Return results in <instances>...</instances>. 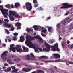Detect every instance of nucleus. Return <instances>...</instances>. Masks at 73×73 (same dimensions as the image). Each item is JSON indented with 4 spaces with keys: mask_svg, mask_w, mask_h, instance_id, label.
Wrapping results in <instances>:
<instances>
[{
    "mask_svg": "<svg viewBox=\"0 0 73 73\" xmlns=\"http://www.w3.org/2000/svg\"><path fill=\"white\" fill-rule=\"evenodd\" d=\"M26 40L25 41V43L26 45L31 48H35V46L32 44V42L30 41L33 40H34V38H33L30 36L27 35L26 36Z\"/></svg>",
    "mask_w": 73,
    "mask_h": 73,
    "instance_id": "f257e3e1",
    "label": "nucleus"
},
{
    "mask_svg": "<svg viewBox=\"0 0 73 73\" xmlns=\"http://www.w3.org/2000/svg\"><path fill=\"white\" fill-rule=\"evenodd\" d=\"M51 48L53 52H55V51L59 52L60 51V49L58 48V44L57 43H56L54 44V46H49L48 45L47 47L46 48V51L47 52H48L50 50Z\"/></svg>",
    "mask_w": 73,
    "mask_h": 73,
    "instance_id": "f03ea898",
    "label": "nucleus"
},
{
    "mask_svg": "<svg viewBox=\"0 0 73 73\" xmlns=\"http://www.w3.org/2000/svg\"><path fill=\"white\" fill-rule=\"evenodd\" d=\"M4 21L3 25L6 28H10L11 27H13V26L10 23L8 24L9 20L7 19H4Z\"/></svg>",
    "mask_w": 73,
    "mask_h": 73,
    "instance_id": "7ed1b4c3",
    "label": "nucleus"
},
{
    "mask_svg": "<svg viewBox=\"0 0 73 73\" xmlns=\"http://www.w3.org/2000/svg\"><path fill=\"white\" fill-rule=\"evenodd\" d=\"M72 5L68 4V3H63L62 6L60 7L61 9H65L68 8L69 7H72Z\"/></svg>",
    "mask_w": 73,
    "mask_h": 73,
    "instance_id": "20e7f679",
    "label": "nucleus"
},
{
    "mask_svg": "<svg viewBox=\"0 0 73 73\" xmlns=\"http://www.w3.org/2000/svg\"><path fill=\"white\" fill-rule=\"evenodd\" d=\"M8 52L7 51L4 52L1 55L2 58H3L2 60L3 62H5L6 60H7V58L6 57L7 54H8Z\"/></svg>",
    "mask_w": 73,
    "mask_h": 73,
    "instance_id": "39448f33",
    "label": "nucleus"
},
{
    "mask_svg": "<svg viewBox=\"0 0 73 73\" xmlns=\"http://www.w3.org/2000/svg\"><path fill=\"white\" fill-rule=\"evenodd\" d=\"M0 10L3 15L4 17L5 18H7V17L6 15L8 14V10L6 9H4L3 8H1Z\"/></svg>",
    "mask_w": 73,
    "mask_h": 73,
    "instance_id": "423d86ee",
    "label": "nucleus"
},
{
    "mask_svg": "<svg viewBox=\"0 0 73 73\" xmlns=\"http://www.w3.org/2000/svg\"><path fill=\"white\" fill-rule=\"evenodd\" d=\"M25 7L26 9L29 11H31L32 8V4L30 3L27 2L25 4Z\"/></svg>",
    "mask_w": 73,
    "mask_h": 73,
    "instance_id": "0eeeda50",
    "label": "nucleus"
},
{
    "mask_svg": "<svg viewBox=\"0 0 73 73\" xmlns=\"http://www.w3.org/2000/svg\"><path fill=\"white\" fill-rule=\"evenodd\" d=\"M34 38H36L38 39V41L39 43L40 44H42L43 43V39L41 38L40 37V36H34L33 37Z\"/></svg>",
    "mask_w": 73,
    "mask_h": 73,
    "instance_id": "6e6552de",
    "label": "nucleus"
},
{
    "mask_svg": "<svg viewBox=\"0 0 73 73\" xmlns=\"http://www.w3.org/2000/svg\"><path fill=\"white\" fill-rule=\"evenodd\" d=\"M15 49L16 50L17 52H23L22 48H21V46L19 45H17L16 47H15Z\"/></svg>",
    "mask_w": 73,
    "mask_h": 73,
    "instance_id": "1a4fd4ad",
    "label": "nucleus"
},
{
    "mask_svg": "<svg viewBox=\"0 0 73 73\" xmlns=\"http://www.w3.org/2000/svg\"><path fill=\"white\" fill-rule=\"evenodd\" d=\"M12 11L10 10L9 12V16L10 18V20L11 21H15V19L13 16L12 15V13H11Z\"/></svg>",
    "mask_w": 73,
    "mask_h": 73,
    "instance_id": "9d476101",
    "label": "nucleus"
},
{
    "mask_svg": "<svg viewBox=\"0 0 73 73\" xmlns=\"http://www.w3.org/2000/svg\"><path fill=\"white\" fill-rule=\"evenodd\" d=\"M11 13H12L13 16H14L16 18H19L20 17V15L17 14L16 12L13 11H11Z\"/></svg>",
    "mask_w": 73,
    "mask_h": 73,
    "instance_id": "9b49d317",
    "label": "nucleus"
},
{
    "mask_svg": "<svg viewBox=\"0 0 73 73\" xmlns=\"http://www.w3.org/2000/svg\"><path fill=\"white\" fill-rule=\"evenodd\" d=\"M31 70V69L29 68H23L22 69V71H25V72H29V71H30Z\"/></svg>",
    "mask_w": 73,
    "mask_h": 73,
    "instance_id": "f8f14e48",
    "label": "nucleus"
},
{
    "mask_svg": "<svg viewBox=\"0 0 73 73\" xmlns=\"http://www.w3.org/2000/svg\"><path fill=\"white\" fill-rule=\"evenodd\" d=\"M43 33H46V29H44L41 31V35L43 37H45V35L43 34Z\"/></svg>",
    "mask_w": 73,
    "mask_h": 73,
    "instance_id": "ddd939ff",
    "label": "nucleus"
},
{
    "mask_svg": "<svg viewBox=\"0 0 73 73\" xmlns=\"http://www.w3.org/2000/svg\"><path fill=\"white\" fill-rule=\"evenodd\" d=\"M54 57H55L56 58H60V55L57 54H54Z\"/></svg>",
    "mask_w": 73,
    "mask_h": 73,
    "instance_id": "4468645a",
    "label": "nucleus"
},
{
    "mask_svg": "<svg viewBox=\"0 0 73 73\" xmlns=\"http://www.w3.org/2000/svg\"><path fill=\"white\" fill-rule=\"evenodd\" d=\"M22 48L23 50L25 52H28V49L24 46H23L22 47Z\"/></svg>",
    "mask_w": 73,
    "mask_h": 73,
    "instance_id": "2eb2a0df",
    "label": "nucleus"
},
{
    "mask_svg": "<svg viewBox=\"0 0 73 73\" xmlns=\"http://www.w3.org/2000/svg\"><path fill=\"white\" fill-rule=\"evenodd\" d=\"M25 39H24V36H21L20 37V40L21 42H23Z\"/></svg>",
    "mask_w": 73,
    "mask_h": 73,
    "instance_id": "dca6fc26",
    "label": "nucleus"
},
{
    "mask_svg": "<svg viewBox=\"0 0 73 73\" xmlns=\"http://www.w3.org/2000/svg\"><path fill=\"white\" fill-rule=\"evenodd\" d=\"M12 50L13 52H16V49H15V47H14L11 48H10L9 52H11Z\"/></svg>",
    "mask_w": 73,
    "mask_h": 73,
    "instance_id": "f3484780",
    "label": "nucleus"
},
{
    "mask_svg": "<svg viewBox=\"0 0 73 73\" xmlns=\"http://www.w3.org/2000/svg\"><path fill=\"white\" fill-rule=\"evenodd\" d=\"M48 31L49 32H52L53 31V27H50L48 28Z\"/></svg>",
    "mask_w": 73,
    "mask_h": 73,
    "instance_id": "a211bd4d",
    "label": "nucleus"
},
{
    "mask_svg": "<svg viewBox=\"0 0 73 73\" xmlns=\"http://www.w3.org/2000/svg\"><path fill=\"white\" fill-rule=\"evenodd\" d=\"M70 29H73V23L72 22L70 23V26L69 27Z\"/></svg>",
    "mask_w": 73,
    "mask_h": 73,
    "instance_id": "6ab92c4d",
    "label": "nucleus"
},
{
    "mask_svg": "<svg viewBox=\"0 0 73 73\" xmlns=\"http://www.w3.org/2000/svg\"><path fill=\"white\" fill-rule=\"evenodd\" d=\"M33 28H34V29L35 31H37L38 29L37 26L34 25L33 27Z\"/></svg>",
    "mask_w": 73,
    "mask_h": 73,
    "instance_id": "aec40b11",
    "label": "nucleus"
},
{
    "mask_svg": "<svg viewBox=\"0 0 73 73\" xmlns=\"http://www.w3.org/2000/svg\"><path fill=\"white\" fill-rule=\"evenodd\" d=\"M26 59L27 60H31V57L30 56V55H27L26 56Z\"/></svg>",
    "mask_w": 73,
    "mask_h": 73,
    "instance_id": "412c9836",
    "label": "nucleus"
},
{
    "mask_svg": "<svg viewBox=\"0 0 73 73\" xmlns=\"http://www.w3.org/2000/svg\"><path fill=\"white\" fill-rule=\"evenodd\" d=\"M45 58H46V56H42L39 57V59L41 60H43L45 59Z\"/></svg>",
    "mask_w": 73,
    "mask_h": 73,
    "instance_id": "4be33fe9",
    "label": "nucleus"
},
{
    "mask_svg": "<svg viewBox=\"0 0 73 73\" xmlns=\"http://www.w3.org/2000/svg\"><path fill=\"white\" fill-rule=\"evenodd\" d=\"M15 25L16 27H20L21 26V23L18 22L15 23Z\"/></svg>",
    "mask_w": 73,
    "mask_h": 73,
    "instance_id": "5701e85b",
    "label": "nucleus"
},
{
    "mask_svg": "<svg viewBox=\"0 0 73 73\" xmlns=\"http://www.w3.org/2000/svg\"><path fill=\"white\" fill-rule=\"evenodd\" d=\"M30 55L31 56V60H33L34 58H35V56H34V55H33V54L32 53H31L30 54Z\"/></svg>",
    "mask_w": 73,
    "mask_h": 73,
    "instance_id": "b1692460",
    "label": "nucleus"
},
{
    "mask_svg": "<svg viewBox=\"0 0 73 73\" xmlns=\"http://www.w3.org/2000/svg\"><path fill=\"white\" fill-rule=\"evenodd\" d=\"M15 7H17L20 6V3H15Z\"/></svg>",
    "mask_w": 73,
    "mask_h": 73,
    "instance_id": "393cba45",
    "label": "nucleus"
},
{
    "mask_svg": "<svg viewBox=\"0 0 73 73\" xmlns=\"http://www.w3.org/2000/svg\"><path fill=\"white\" fill-rule=\"evenodd\" d=\"M37 73H44V72L40 70H37Z\"/></svg>",
    "mask_w": 73,
    "mask_h": 73,
    "instance_id": "a878e982",
    "label": "nucleus"
},
{
    "mask_svg": "<svg viewBox=\"0 0 73 73\" xmlns=\"http://www.w3.org/2000/svg\"><path fill=\"white\" fill-rule=\"evenodd\" d=\"M26 31H27V32L29 33L31 31H32V29H29L27 28V29H26Z\"/></svg>",
    "mask_w": 73,
    "mask_h": 73,
    "instance_id": "bb28decb",
    "label": "nucleus"
},
{
    "mask_svg": "<svg viewBox=\"0 0 73 73\" xmlns=\"http://www.w3.org/2000/svg\"><path fill=\"white\" fill-rule=\"evenodd\" d=\"M7 62H8L9 64H13V63L12 62V61L10 60H8Z\"/></svg>",
    "mask_w": 73,
    "mask_h": 73,
    "instance_id": "cd10ccee",
    "label": "nucleus"
},
{
    "mask_svg": "<svg viewBox=\"0 0 73 73\" xmlns=\"http://www.w3.org/2000/svg\"><path fill=\"white\" fill-rule=\"evenodd\" d=\"M62 25H65L66 23V21L65 20H64L62 21Z\"/></svg>",
    "mask_w": 73,
    "mask_h": 73,
    "instance_id": "c85d7f7f",
    "label": "nucleus"
},
{
    "mask_svg": "<svg viewBox=\"0 0 73 73\" xmlns=\"http://www.w3.org/2000/svg\"><path fill=\"white\" fill-rule=\"evenodd\" d=\"M14 60L15 61H21V59L19 58H18L14 59Z\"/></svg>",
    "mask_w": 73,
    "mask_h": 73,
    "instance_id": "c756f323",
    "label": "nucleus"
},
{
    "mask_svg": "<svg viewBox=\"0 0 73 73\" xmlns=\"http://www.w3.org/2000/svg\"><path fill=\"white\" fill-rule=\"evenodd\" d=\"M11 67H9L8 68L7 70H6V72H8V71H11Z\"/></svg>",
    "mask_w": 73,
    "mask_h": 73,
    "instance_id": "7c9ffc66",
    "label": "nucleus"
},
{
    "mask_svg": "<svg viewBox=\"0 0 73 73\" xmlns=\"http://www.w3.org/2000/svg\"><path fill=\"white\" fill-rule=\"evenodd\" d=\"M34 7H37L38 6V4L37 3H34Z\"/></svg>",
    "mask_w": 73,
    "mask_h": 73,
    "instance_id": "2f4dec72",
    "label": "nucleus"
},
{
    "mask_svg": "<svg viewBox=\"0 0 73 73\" xmlns=\"http://www.w3.org/2000/svg\"><path fill=\"white\" fill-rule=\"evenodd\" d=\"M49 43H50V44H53V42H54V41L53 40H50L49 41Z\"/></svg>",
    "mask_w": 73,
    "mask_h": 73,
    "instance_id": "473e14b6",
    "label": "nucleus"
},
{
    "mask_svg": "<svg viewBox=\"0 0 73 73\" xmlns=\"http://www.w3.org/2000/svg\"><path fill=\"white\" fill-rule=\"evenodd\" d=\"M10 58H15L16 56L15 55H11L10 56Z\"/></svg>",
    "mask_w": 73,
    "mask_h": 73,
    "instance_id": "72a5a7b5",
    "label": "nucleus"
},
{
    "mask_svg": "<svg viewBox=\"0 0 73 73\" xmlns=\"http://www.w3.org/2000/svg\"><path fill=\"white\" fill-rule=\"evenodd\" d=\"M5 32L7 33V34H8L9 33V32L8 31V30L6 29H5Z\"/></svg>",
    "mask_w": 73,
    "mask_h": 73,
    "instance_id": "f704fd0d",
    "label": "nucleus"
},
{
    "mask_svg": "<svg viewBox=\"0 0 73 73\" xmlns=\"http://www.w3.org/2000/svg\"><path fill=\"white\" fill-rule=\"evenodd\" d=\"M57 27L58 29L60 28V24L58 23L57 24Z\"/></svg>",
    "mask_w": 73,
    "mask_h": 73,
    "instance_id": "c9c22d12",
    "label": "nucleus"
},
{
    "mask_svg": "<svg viewBox=\"0 0 73 73\" xmlns=\"http://www.w3.org/2000/svg\"><path fill=\"white\" fill-rule=\"evenodd\" d=\"M10 49H11V48H14L13 46H15V45L13 44L10 45Z\"/></svg>",
    "mask_w": 73,
    "mask_h": 73,
    "instance_id": "e433bc0d",
    "label": "nucleus"
},
{
    "mask_svg": "<svg viewBox=\"0 0 73 73\" xmlns=\"http://www.w3.org/2000/svg\"><path fill=\"white\" fill-rule=\"evenodd\" d=\"M38 10L39 11H42V10H43V9L42 8V7H40L38 8Z\"/></svg>",
    "mask_w": 73,
    "mask_h": 73,
    "instance_id": "4c0bfd02",
    "label": "nucleus"
},
{
    "mask_svg": "<svg viewBox=\"0 0 73 73\" xmlns=\"http://www.w3.org/2000/svg\"><path fill=\"white\" fill-rule=\"evenodd\" d=\"M5 7L6 8H9L11 7V5L9 4L6 5H5Z\"/></svg>",
    "mask_w": 73,
    "mask_h": 73,
    "instance_id": "58836bf2",
    "label": "nucleus"
},
{
    "mask_svg": "<svg viewBox=\"0 0 73 73\" xmlns=\"http://www.w3.org/2000/svg\"><path fill=\"white\" fill-rule=\"evenodd\" d=\"M13 41H16L17 40V38H16V36L13 37Z\"/></svg>",
    "mask_w": 73,
    "mask_h": 73,
    "instance_id": "ea45409f",
    "label": "nucleus"
},
{
    "mask_svg": "<svg viewBox=\"0 0 73 73\" xmlns=\"http://www.w3.org/2000/svg\"><path fill=\"white\" fill-rule=\"evenodd\" d=\"M18 71V69H15L13 70V72H17Z\"/></svg>",
    "mask_w": 73,
    "mask_h": 73,
    "instance_id": "a19ab883",
    "label": "nucleus"
},
{
    "mask_svg": "<svg viewBox=\"0 0 73 73\" xmlns=\"http://www.w3.org/2000/svg\"><path fill=\"white\" fill-rule=\"evenodd\" d=\"M62 47L64 48V46H65L66 45V43L65 42H63L62 43Z\"/></svg>",
    "mask_w": 73,
    "mask_h": 73,
    "instance_id": "79ce46f5",
    "label": "nucleus"
},
{
    "mask_svg": "<svg viewBox=\"0 0 73 73\" xmlns=\"http://www.w3.org/2000/svg\"><path fill=\"white\" fill-rule=\"evenodd\" d=\"M14 35V36H16L18 35V33H13Z\"/></svg>",
    "mask_w": 73,
    "mask_h": 73,
    "instance_id": "37998d69",
    "label": "nucleus"
},
{
    "mask_svg": "<svg viewBox=\"0 0 73 73\" xmlns=\"http://www.w3.org/2000/svg\"><path fill=\"white\" fill-rule=\"evenodd\" d=\"M33 3H34V4H36V3H37V0H33Z\"/></svg>",
    "mask_w": 73,
    "mask_h": 73,
    "instance_id": "c03bdc74",
    "label": "nucleus"
},
{
    "mask_svg": "<svg viewBox=\"0 0 73 73\" xmlns=\"http://www.w3.org/2000/svg\"><path fill=\"white\" fill-rule=\"evenodd\" d=\"M4 20H3V19H2V20H1L0 19V24H2L3 23V24H4Z\"/></svg>",
    "mask_w": 73,
    "mask_h": 73,
    "instance_id": "a18cd8bd",
    "label": "nucleus"
},
{
    "mask_svg": "<svg viewBox=\"0 0 73 73\" xmlns=\"http://www.w3.org/2000/svg\"><path fill=\"white\" fill-rule=\"evenodd\" d=\"M73 18H71L68 21V23H70V21H73Z\"/></svg>",
    "mask_w": 73,
    "mask_h": 73,
    "instance_id": "49530a36",
    "label": "nucleus"
},
{
    "mask_svg": "<svg viewBox=\"0 0 73 73\" xmlns=\"http://www.w3.org/2000/svg\"><path fill=\"white\" fill-rule=\"evenodd\" d=\"M46 62H53V61L51 60H48V61H46Z\"/></svg>",
    "mask_w": 73,
    "mask_h": 73,
    "instance_id": "de8ad7c7",
    "label": "nucleus"
},
{
    "mask_svg": "<svg viewBox=\"0 0 73 73\" xmlns=\"http://www.w3.org/2000/svg\"><path fill=\"white\" fill-rule=\"evenodd\" d=\"M55 62H60L61 61V60L60 59H57L55 60Z\"/></svg>",
    "mask_w": 73,
    "mask_h": 73,
    "instance_id": "09e8293b",
    "label": "nucleus"
},
{
    "mask_svg": "<svg viewBox=\"0 0 73 73\" xmlns=\"http://www.w3.org/2000/svg\"><path fill=\"white\" fill-rule=\"evenodd\" d=\"M51 19V17H47V18L46 19V21L48 20H49Z\"/></svg>",
    "mask_w": 73,
    "mask_h": 73,
    "instance_id": "8fccbe9b",
    "label": "nucleus"
},
{
    "mask_svg": "<svg viewBox=\"0 0 73 73\" xmlns=\"http://www.w3.org/2000/svg\"><path fill=\"white\" fill-rule=\"evenodd\" d=\"M11 31H13V30L15 29V28H14V27H13H13H11Z\"/></svg>",
    "mask_w": 73,
    "mask_h": 73,
    "instance_id": "3c124183",
    "label": "nucleus"
},
{
    "mask_svg": "<svg viewBox=\"0 0 73 73\" xmlns=\"http://www.w3.org/2000/svg\"><path fill=\"white\" fill-rule=\"evenodd\" d=\"M38 49H39V50L40 51V52H42L43 51V50H42V49L41 48H38Z\"/></svg>",
    "mask_w": 73,
    "mask_h": 73,
    "instance_id": "603ef678",
    "label": "nucleus"
},
{
    "mask_svg": "<svg viewBox=\"0 0 73 73\" xmlns=\"http://www.w3.org/2000/svg\"><path fill=\"white\" fill-rule=\"evenodd\" d=\"M68 14H69V12H68L66 13L65 14V16H67L68 15Z\"/></svg>",
    "mask_w": 73,
    "mask_h": 73,
    "instance_id": "864d4df0",
    "label": "nucleus"
},
{
    "mask_svg": "<svg viewBox=\"0 0 73 73\" xmlns=\"http://www.w3.org/2000/svg\"><path fill=\"white\" fill-rule=\"evenodd\" d=\"M51 73H54V70H52L51 71Z\"/></svg>",
    "mask_w": 73,
    "mask_h": 73,
    "instance_id": "5fc2aeb1",
    "label": "nucleus"
},
{
    "mask_svg": "<svg viewBox=\"0 0 73 73\" xmlns=\"http://www.w3.org/2000/svg\"><path fill=\"white\" fill-rule=\"evenodd\" d=\"M11 7L12 8H14L15 7L13 6V4L11 5Z\"/></svg>",
    "mask_w": 73,
    "mask_h": 73,
    "instance_id": "6e6d98bb",
    "label": "nucleus"
},
{
    "mask_svg": "<svg viewBox=\"0 0 73 73\" xmlns=\"http://www.w3.org/2000/svg\"><path fill=\"white\" fill-rule=\"evenodd\" d=\"M68 63L69 64H73V62H68Z\"/></svg>",
    "mask_w": 73,
    "mask_h": 73,
    "instance_id": "4d7b16f0",
    "label": "nucleus"
},
{
    "mask_svg": "<svg viewBox=\"0 0 73 73\" xmlns=\"http://www.w3.org/2000/svg\"><path fill=\"white\" fill-rule=\"evenodd\" d=\"M5 45H6V44L4 43L2 44V46H5Z\"/></svg>",
    "mask_w": 73,
    "mask_h": 73,
    "instance_id": "13d9d810",
    "label": "nucleus"
},
{
    "mask_svg": "<svg viewBox=\"0 0 73 73\" xmlns=\"http://www.w3.org/2000/svg\"><path fill=\"white\" fill-rule=\"evenodd\" d=\"M11 68L12 69H15L16 68V67L13 66H11Z\"/></svg>",
    "mask_w": 73,
    "mask_h": 73,
    "instance_id": "bf43d9fd",
    "label": "nucleus"
},
{
    "mask_svg": "<svg viewBox=\"0 0 73 73\" xmlns=\"http://www.w3.org/2000/svg\"><path fill=\"white\" fill-rule=\"evenodd\" d=\"M69 43H70V42L68 40L67 41V44H69Z\"/></svg>",
    "mask_w": 73,
    "mask_h": 73,
    "instance_id": "052dcab7",
    "label": "nucleus"
},
{
    "mask_svg": "<svg viewBox=\"0 0 73 73\" xmlns=\"http://www.w3.org/2000/svg\"><path fill=\"white\" fill-rule=\"evenodd\" d=\"M69 20V17L65 19L66 20Z\"/></svg>",
    "mask_w": 73,
    "mask_h": 73,
    "instance_id": "680f3d73",
    "label": "nucleus"
},
{
    "mask_svg": "<svg viewBox=\"0 0 73 73\" xmlns=\"http://www.w3.org/2000/svg\"><path fill=\"white\" fill-rule=\"evenodd\" d=\"M7 40L9 42H11V39H8Z\"/></svg>",
    "mask_w": 73,
    "mask_h": 73,
    "instance_id": "e2e57ef3",
    "label": "nucleus"
},
{
    "mask_svg": "<svg viewBox=\"0 0 73 73\" xmlns=\"http://www.w3.org/2000/svg\"><path fill=\"white\" fill-rule=\"evenodd\" d=\"M4 65L5 66H8V64H7V63H5L4 64Z\"/></svg>",
    "mask_w": 73,
    "mask_h": 73,
    "instance_id": "0e129e2a",
    "label": "nucleus"
},
{
    "mask_svg": "<svg viewBox=\"0 0 73 73\" xmlns=\"http://www.w3.org/2000/svg\"><path fill=\"white\" fill-rule=\"evenodd\" d=\"M43 51H46V48H43Z\"/></svg>",
    "mask_w": 73,
    "mask_h": 73,
    "instance_id": "69168bd1",
    "label": "nucleus"
},
{
    "mask_svg": "<svg viewBox=\"0 0 73 73\" xmlns=\"http://www.w3.org/2000/svg\"><path fill=\"white\" fill-rule=\"evenodd\" d=\"M35 52H38V50L37 49H36L35 50Z\"/></svg>",
    "mask_w": 73,
    "mask_h": 73,
    "instance_id": "338daca9",
    "label": "nucleus"
},
{
    "mask_svg": "<svg viewBox=\"0 0 73 73\" xmlns=\"http://www.w3.org/2000/svg\"><path fill=\"white\" fill-rule=\"evenodd\" d=\"M62 39V38H61V37H60L59 38V41H60V40H61Z\"/></svg>",
    "mask_w": 73,
    "mask_h": 73,
    "instance_id": "774afa93",
    "label": "nucleus"
}]
</instances>
